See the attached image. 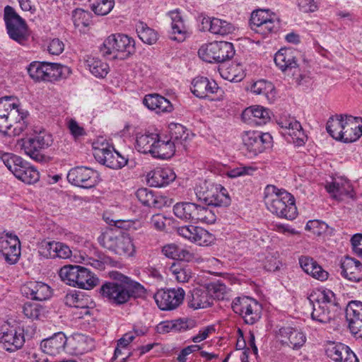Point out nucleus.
<instances>
[{
	"mask_svg": "<svg viewBox=\"0 0 362 362\" xmlns=\"http://www.w3.org/2000/svg\"><path fill=\"white\" fill-rule=\"evenodd\" d=\"M28 112L21 108L16 98H0V132L8 136H19L28 127Z\"/></svg>",
	"mask_w": 362,
	"mask_h": 362,
	"instance_id": "1",
	"label": "nucleus"
},
{
	"mask_svg": "<svg viewBox=\"0 0 362 362\" xmlns=\"http://www.w3.org/2000/svg\"><path fill=\"white\" fill-rule=\"evenodd\" d=\"M264 201L267 209L279 218L293 220L298 215L294 197L274 185H267L264 191Z\"/></svg>",
	"mask_w": 362,
	"mask_h": 362,
	"instance_id": "2",
	"label": "nucleus"
},
{
	"mask_svg": "<svg viewBox=\"0 0 362 362\" xmlns=\"http://www.w3.org/2000/svg\"><path fill=\"white\" fill-rule=\"evenodd\" d=\"M100 296L115 305H123L131 300L144 296L146 289L139 283L125 284L113 281H105L99 288Z\"/></svg>",
	"mask_w": 362,
	"mask_h": 362,
	"instance_id": "3",
	"label": "nucleus"
},
{
	"mask_svg": "<svg viewBox=\"0 0 362 362\" xmlns=\"http://www.w3.org/2000/svg\"><path fill=\"white\" fill-rule=\"evenodd\" d=\"M115 228H109L98 237L99 243L118 255H130L134 251L129 234L121 229L120 221H114Z\"/></svg>",
	"mask_w": 362,
	"mask_h": 362,
	"instance_id": "4",
	"label": "nucleus"
},
{
	"mask_svg": "<svg viewBox=\"0 0 362 362\" xmlns=\"http://www.w3.org/2000/svg\"><path fill=\"white\" fill-rule=\"evenodd\" d=\"M100 52L105 57L124 59L135 52V42L127 35L112 34L105 40Z\"/></svg>",
	"mask_w": 362,
	"mask_h": 362,
	"instance_id": "5",
	"label": "nucleus"
},
{
	"mask_svg": "<svg viewBox=\"0 0 362 362\" xmlns=\"http://www.w3.org/2000/svg\"><path fill=\"white\" fill-rule=\"evenodd\" d=\"M59 277L65 284L83 289H90L99 282V279L86 267L68 264L59 272Z\"/></svg>",
	"mask_w": 362,
	"mask_h": 362,
	"instance_id": "6",
	"label": "nucleus"
},
{
	"mask_svg": "<svg viewBox=\"0 0 362 362\" xmlns=\"http://www.w3.org/2000/svg\"><path fill=\"white\" fill-rule=\"evenodd\" d=\"M21 148L25 153L35 161L42 162L45 160V156L42 151L48 148L52 145V135L45 129L35 134L29 138L21 140Z\"/></svg>",
	"mask_w": 362,
	"mask_h": 362,
	"instance_id": "7",
	"label": "nucleus"
},
{
	"mask_svg": "<svg viewBox=\"0 0 362 362\" xmlns=\"http://www.w3.org/2000/svg\"><path fill=\"white\" fill-rule=\"evenodd\" d=\"M195 192L198 199L208 205L228 206L231 202L227 189L221 185L204 181L196 187Z\"/></svg>",
	"mask_w": 362,
	"mask_h": 362,
	"instance_id": "8",
	"label": "nucleus"
},
{
	"mask_svg": "<svg viewBox=\"0 0 362 362\" xmlns=\"http://www.w3.org/2000/svg\"><path fill=\"white\" fill-rule=\"evenodd\" d=\"M199 57L209 63H222L230 59L235 54L231 42L220 41L202 45L198 51Z\"/></svg>",
	"mask_w": 362,
	"mask_h": 362,
	"instance_id": "9",
	"label": "nucleus"
},
{
	"mask_svg": "<svg viewBox=\"0 0 362 362\" xmlns=\"http://www.w3.org/2000/svg\"><path fill=\"white\" fill-rule=\"evenodd\" d=\"M4 18L7 33L12 40L20 44L27 41L29 36L27 24L11 6L4 8Z\"/></svg>",
	"mask_w": 362,
	"mask_h": 362,
	"instance_id": "10",
	"label": "nucleus"
},
{
	"mask_svg": "<svg viewBox=\"0 0 362 362\" xmlns=\"http://www.w3.org/2000/svg\"><path fill=\"white\" fill-rule=\"evenodd\" d=\"M231 307L233 310L240 315L247 325H254L261 318L262 306L252 298L247 296L235 298Z\"/></svg>",
	"mask_w": 362,
	"mask_h": 362,
	"instance_id": "11",
	"label": "nucleus"
},
{
	"mask_svg": "<svg viewBox=\"0 0 362 362\" xmlns=\"http://www.w3.org/2000/svg\"><path fill=\"white\" fill-rule=\"evenodd\" d=\"M244 146L252 156H257L270 147L272 136L269 133L257 131H247L242 135Z\"/></svg>",
	"mask_w": 362,
	"mask_h": 362,
	"instance_id": "12",
	"label": "nucleus"
},
{
	"mask_svg": "<svg viewBox=\"0 0 362 362\" xmlns=\"http://www.w3.org/2000/svg\"><path fill=\"white\" fill-rule=\"evenodd\" d=\"M98 177L97 171L84 166L71 168L67 175V180L71 185L87 189L97 185Z\"/></svg>",
	"mask_w": 362,
	"mask_h": 362,
	"instance_id": "13",
	"label": "nucleus"
},
{
	"mask_svg": "<svg viewBox=\"0 0 362 362\" xmlns=\"http://www.w3.org/2000/svg\"><path fill=\"white\" fill-rule=\"evenodd\" d=\"M185 291L182 288L159 290L154 295L158 307L162 310L177 308L183 301Z\"/></svg>",
	"mask_w": 362,
	"mask_h": 362,
	"instance_id": "14",
	"label": "nucleus"
},
{
	"mask_svg": "<svg viewBox=\"0 0 362 362\" xmlns=\"http://www.w3.org/2000/svg\"><path fill=\"white\" fill-rule=\"evenodd\" d=\"M345 317L351 334L357 338H362V302H349L345 310Z\"/></svg>",
	"mask_w": 362,
	"mask_h": 362,
	"instance_id": "15",
	"label": "nucleus"
},
{
	"mask_svg": "<svg viewBox=\"0 0 362 362\" xmlns=\"http://www.w3.org/2000/svg\"><path fill=\"white\" fill-rule=\"evenodd\" d=\"M325 353L334 362H359L351 348L341 342L329 341L326 344Z\"/></svg>",
	"mask_w": 362,
	"mask_h": 362,
	"instance_id": "16",
	"label": "nucleus"
},
{
	"mask_svg": "<svg viewBox=\"0 0 362 362\" xmlns=\"http://www.w3.org/2000/svg\"><path fill=\"white\" fill-rule=\"evenodd\" d=\"M0 252L9 264H15L21 255L20 240L15 235L6 233L0 237Z\"/></svg>",
	"mask_w": 362,
	"mask_h": 362,
	"instance_id": "17",
	"label": "nucleus"
},
{
	"mask_svg": "<svg viewBox=\"0 0 362 362\" xmlns=\"http://www.w3.org/2000/svg\"><path fill=\"white\" fill-rule=\"evenodd\" d=\"M23 296L33 300L43 301L52 296L49 286L42 281H28L21 287Z\"/></svg>",
	"mask_w": 362,
	"mask_h": 362,
	"instance_id": "18",
	"label": "nucleus"
},
{
	"mask_svg": "<svg viewBox=\"0 0 362 362\" xmlns=\"http://www.w3.org/2000/svg\"><path fill=\"white\" fill-rule=\"evenodd\" d=\"M24 330L21 327H10L0 334V343L8 351L21 349L25 343Z\"/></svg>",
	"mask_w": 362,
	"mask_h": 362,
	"instance_id": "19",
	"label": "nucleus"
},
{
	"mask_svg": "<svg viewBox=\"0 0 362 362\" xmlns=\"http://www.w3.org/2000/svg\"><path fill=\"white\" fill-rule=\"evenodd\" d=\"M282 129H285V134L291 137L289 141L293 142L296 146H303L307 140L300 123L293 117L285 119L279 123Z\"/></svg>",
	"mask_w": 362,
	"mask_h": 362,
	"instance_id": "20",
	"label": "nucleus"
},
{
	"mask_svg": "<svg viewBox=\"0 0 362 362\" xmlns=\"http://www.w3.org/2000/svg\"><path fill=\"white\" fill-rule=\"evenodd\" d=\"M200 30L223 36L233 33L235 27L230 23L217 18L202 17Z\"/></svg>",
	"mask_w": 362,
	"mask_h": 362,
	"instance_id": "21",
	"label": "nucleus"
},
{
	"mask_svg": "<svg viewBox=\"0 0 362 362\" xmlns=\"http://www.w3.org/2000/svg\"><path fill=\"white\" fill-rule=\"evenodd\" d=\"M66 342V335L60 332L42 340L40 347L44 353L50 356H57L65 352Z\"/></svg>",
	"mask_w": 362,
	"mask_h": 362,
	"instance_id": "22",
	"label": "nucleus"
},
{
	"mask_svg": "<svg viewBox=\"0 0 362 362\" xmlns=\"http://www.w3.org/2000/svg\"><path fill=\"white\" fill-rule=\"evenodd\" d=\"M341 274L345 279L359 282L362 281V263L355 258L345 257L341 262Z\"/></svg>",
	"mask_w": 362,
	"mask_h": 362,
	"instance_id": "23",
	"label": "nucleus"
},
{
	"mask_svg": "<svg viewBox=\"0 0 362 362\" xmlns=\"http://www.w3.org/2000/svg\"><path fill=\"white\" fill-rule=\"evenodd\" d=\"M297 52L293 48H281L274 55V62L283 72L297 69Z\"/></svg>",
	"mask_w": 362,
	"mask_h": 362,
	"instance_id": "24",
	"label": "nucleus"
},
{
	"mask_svg": "<svg viewBox=\"0 0 362 362\" xmlns=\"http://www.w3.org/2000/svg\"><path fill=\"white\" fill-rule=\"evenodd\" d=\"M176 178L175 173L170 168H157L148 174L147 182L151 187H163Z\"/></svg>",
	"mask_w": 362,
	"mask_h": 362,
	"instance_id": "25",
	"label": "nucleus"
},
{
	"mask_svg": "<svg viewBox=\"0 0 362 362\" xmlns=\"http://www.w3.org/2000/svg\"><path fill=\"white\" fill-rule=\"evenodd\" d=\"M242 118L250 124L261 126L270 120V115L269 110L262 106H251L243 112Z\"/></svg>",
	"mask_w": 362,
	"mask_h": 362,
	"instance_id": "26",
	"label": "nucleus"
},
{
	"mask_svg": "<svg viewBox=\"0 0 362 362\" xmlns=\"http://www.w3.org/2000/svg\"><path fill=\"white\" fill-rule=\"evenodd\" d=\"M188 306L194 310L206 308L211 306L212 297L209 296L205 286L194 288L187 296Z\"/></svg>",
	"mask_w": 362,
	"mask_h": 362,
	"instance_id": "27",
	"label": "nucleus"
},
{
	"mask_svg": "<svg viewBox=\"0 0 362 362\" xmlns=\"http://www.w3.org/2000/svg\"><path fill=\"white\" fill-rule=\"evenodd\" d=\"M192 85V93L200 98H204L211 93H218L220 89L214 81H209L203 76L194 78Z\"/></svg>",
	"mask_w": 362,
	"mask_h": 362,
	"instance_id": "28",
	"label": "nucleus"
},
{
	"mask_svg": "<svg viewBox=\"0 0 362 362\" xmlns=\"http://www.w3.org/2000/svg\"><path fill=\"white\" fill-rule=\"evenodd\" d=\"M13 175L16 178L28 185L37 182L40 179L37 170L23 159L21 160V163L15 167Z\"/></svg>",
	"mask_w": 362,
	"mask_h": 362,
	"instance_id": "29",
	"label": "nucleus"
},
{
	"mask_svg": "<svg viewBox=\"0 0 362 362\" xmlns=\"http://www.w3.org/2000/svg\"><path fill=\"white\" fill-rule=\"evenodd\" d=\"M279 335L281 337V342L287 344L293 349H300L306 341V337L302 332L290 327L281 328Z\"/></svg>",
	"mask_w": 362,
	"mask_h": 362,
	"instance_id": "30",
	"label": "nucleus"
},
{
	"mask_svg": "<svg viewBox=\"0 0 362 362\" xmlns=\"http://www.w3.org/2000/svg\"><path fill=\"white\" fill-rule=\"evenodd\" d=\"M298 261L303 270L313 278L321 281L328 279L329 273L323 269L312 257L301 256L299 257Z\"/></svg>",
	"mask_w": 362,
	"mask_h": 362,
	"instance_id": "31",
	"label": "nucleus"
},
{
	"mask_svg": "<svg viewBox=\"0 0 362 362\" xmlns=\"http://www.w3.org/2000/svg\"><path fill=\"white\" fill-rule=\"evenodd\" d=\"M143 104L157 113L170 112L173 110L170 100L157 93L146 95L143 100Z\"/></svg>",
	"mask_w": 362,
	"mask_h": 362,
	"instance_id": "32",
	"label": "nucleus"
},
{
	"mask_svg": "<svg viewBox=\"0 0 362 362\" xmlns=\"http://www.w3.org/2000/svg\"><path fill=\"white\" fill-rule=\"evenodd\" d=\"M139 201L149 207L161 209L166 205V197L154 194L152 190L147 188H140L136 192Z\"/></svg>",
	"mask_w": 362,
	"mask_h": 362,
	"instance_id": "33",
	"label": "nucleus"
},
{
	"mask_svg": "<svg viewBox=\"0 0 362 362\" xmlns=\"http://www.w3.org/2000/svg\"><path fill=\"white\" fill-rule=\"evenodd\" d=\"M344 129L342 132L340 141L344 143H351L356 141L361 136L362 131L357 125L358 117L345 115Z\"/></svg>",
	"mask_w": 362,
	"mask_h": 362,
	"instance_id": "34",
	"label": "nucleus"
},
{
	"mask_svg": "<svg viewBox=\"0 0 362 362\" xmlns=\"http://www.w3.org/2000/svg\"><path fill=\"white\" fill-rule=\"evenodd\" d=\"M326 190L334 199H341L343 196L353 197V187L351 183L346 180H334L327 183L325 186Z\"/></svg>",
	"mask_w": 362,
	"mask_h": 362,
	"instance_id": "35",
	"label": "nucleus"
},
{
	"mask_svg": "<svg viewBox=\"0 0 362 362\" xmlns=\"http://www.w3.org/2000/svg\"><path fill=\"white\" fill-rule=\"evenodd\" d=\"M197 204L189 202H177L173 206V214L179 219L193 223L195 221V215Z\"/></svg>",
	"mask_w": 362,
	"mask_h": 362,
	"instance_id": "36",
	"label": "nucleus"
},
{
	"mask_svg": "<svg viewBox=\"0 0 362 362\" xmlns=\"http://www.w3.org/2000/svg\"><path fill=\"white\" fill-rule=\"evenodd\" d=\"M170 16L172 19V33L170 38L177 42H183L187 37V29L180 12L177 10L170 11Z\"/></svg>",
	"mask_w": 362,
	"mask_h": 362,
	"instance_id": "37",
	"label": "nucleus"
},
{
	"mask_svg": "<svg viewBox=\"0 0 362 362\" xmlns=\"http://www.w3.org/2000/svg\"><path fill=\"white\" fill-rule=\"evenodd\" d=\"M45 76L47 81H54L68 77L71 71L67 66L58 63L45 62Z\"/></svg>",
	"mask_w": 362,
	"mask_h": 362,
	"instance_id": "38",
	"label": "nucleus"
},
{
	"mask_svg": "<svg viewBox=\"0 0 362 362\" xmlns=\"http://www.w3.org/2000/svg\"><path fill=\"white\" fill-rule=\"evenodd\" d=\"M176 148L177 147L173 141L170 139L161 140L158 135L151 156L156 158L168 159L175 154Z\"/></svg>",
	"mask_w": 362,
	"mask_h": 362,
	"instance_id": "39",
	"label": "nucleus"
},
{
	"mask_svg": "<svg viewBox=\"0 0 362 362\" xmlns=\"http://www.w3.org/2000/svg\"><path fill=\"white\" fill-rule=\"evenodd\" d=\"M88 300L87 297L76 291L67 293L64 299L66 305L81 309L80 314L82 316L90 315Z\"/></svg>",
	"mask_w": 362,
	"mask_h": 362,
	"instance_id": "40",
	"label": "nucleus"
},
{
	"mask_svg": "<svg viewBox=\"0 0 362 362\" xmlns=\"http://www.w3.org/2000/svg\"><path fill=\"white\" fill-rule=\"evenodd\" d=\"M158 136V134L150 132L137 134L135 145L136 148L142 153H150L151 155Z\"/></svg>",
	"mask_w": 362,
	"mask_h": 362,
	"instance_id": "41",
	"label": "nucleus"
},
{
	"mask_svg": "<svg viewBox=\"0 0 362 362\" xmlns=\"http://www.w3.org/2000/svg\"><path fill=\"white\" fill-rule=\"evenodd\" d=\"M336 311L325 304L315 302L313 304L311 317L316 322L322 324L328 323L334 317V313Z\"/></svg>",
	"mask_w": 362,
	"mask_h": 362,
	"instance_id": "42",
	"label": "nucleus"
},
{
	"mask_svg": "<svg viewBox=\"0 0 362 362\" xmlns=\"http://www.w3.org/2000/svg\"><path fill=\"white\" fill-rule=\"evenodd\" d=\"M116 151H111L108 148H95L93 156L95 160L100 163L112 169H117L116 159Z\"/></svg>",
	"mask_w": 362,
	"mask_h": 362,
	"instance_id": "43",
	"label": "nucleus"
},
{
	"mask_svg": "<svg viewBox=\"0 0 362 362\" xmlns=\"http://www.w3.org/2000/svg\"><path fill=\"white\" fill-rule=\"evenodd\" d=\"M86 66L93 75L98 78H104L109 72V66L100 59L92 56H87L85 59Z\"/></svg>",
	"mask_w": 362,
	"mask_h": 362,
	"instance_id": "44",
	"label": "nucleus"
},
{
	"mask_svg": "<svg viewBox=\"0 0 362 362\" xmlns=\"http://www.w3.org/2000/svg\"><path fill=\"white\" fill-rule=\"evenodd\" d=\"M345 115H337L329 118L326 129L329 134L334 139L340 141L343 130L344 129Z\"/></svg>",
	"mask_w": 362,
	"mask_h": 362,
	"instance_id": "45",
	"label": "nucleus"
},
{
	"mask_svg": "<svg viewBox=\"0 0 362 362\" xmlns=\"http://www.w3.org/2000/svg\"><path fill=\"white\" fill-rule=\"evenodd\" d=\"M170 140L173 141L177 148L184 146L183 142L186 141L189 136L188 130L185 127L177 123L169 124Z\"/></svg>",
	"mask_w": 362,
	"mask_h": 362,
	"instance_id": "46",
	"label": "nucleus"
},
{
	"mask_svg": "<svg viewBox=\"0 0 362 362\" xmlns=\"http://www.w3.org/2000/svg\"><path fill=\"white\" fill-rule=\"evenodd\" d=\"M136 30L139 39L144 43L153 45L158 40L157 33L144 22L139 21L136 23Z\"/></svg>",
	"mask_w": 362,
	"mask_h": 362,
	"instance_id": "47",
	"label": "nucleus"
},
{
	"mask_svg": "<svg viewBox=\"0 0 362 362\" xmlns=\"http://www.w3.org/2000/svg\"><path fill=\"white\" fill-rule=\"evenodd\" d=\"M280 21L274 13H271L262 25L257 29V33L262 35H267L272 33H276L280 28Z\"/></svg>",
	"mask_w": 362,
	"mask_h": 362,
	"instance_id": "48",
	"label": "nucleus"
},
{
	"mask_svg": "<svg viewBox=\"0 0 362 362\" xmlns=\"http://www.w3.org/2000/svg\"><path fill=\"white\" fill-rule=\"evenodd\" d=\"M195 218L194 223L202 222L212 224L216 221V215L211 209L199 204H197Z\"/></svg>",
	"mask_w": 362,
	"mask_h": 362,
	"instance_id": "49",
	"label": "nucleus"
},
{
	"mask_svg": "<svg viewBox=\"0 0 362 362\" xmlns=\"http://www.w3.org/2000/svg\"><path fill=\"white\" fill-rule=\"evenodd\" d=\"M205 288L207 289L208 293L212 297V303L214 300H223L226 292V286L225 284L217 282H212L206 285Z\"/></svg>",
	"mask_w": 362,
	"mask_h": 362,
	"instance_id": "50",
	"label": "nucleus"
},
{
	"mask_svg": "<svg viewBox=\"0 0 362 362\" xmlns=\"http://www.w3.org/2000/svg\"><path fill=\"white\" fill-rule=\"evenodd\" d=\"M270 15L268 10L258 9L253 11L250 20L251 29L257 33V29L264 23Z\"/></svg>",
	"mask_w": 362,
	"mask_h": 362,
	"instance_id": "51",
	"label": "nucleus"
},
{
	"mask_svg": "<svg viewBox=\"0 0 362 362\" xmlns=\"http://www.w3.org/2000/svg\"><path fill=\"white\" fill-rule=\"evenodd\" d=\"M114 5V0H97L90 8L96 15L105 16L112 11Z\"/></svg>",
	"mask_w": 362,
	"mask_h": 362,
	"instance_id": "52",
	"label": "nucleus"
},
{
	"mask_svg": "<svg viewBox=\"0 0 362 362\" xmlns=\"http://www.w3.org/2000/svg\"><path fill=\"white\" fill-rule=\"evenodd\" d=\"M45 62H33L28 67L29 76L35 81H45Z\"/></svg>",
	"mask_w": 362,
	"mask_h": 362,
	"instance_id": "53",
	"label": "nucleus"
},
{
	"mask_svg": "<svg viewBox=\"0 0 362 362\" xmlns=\"http://www.w3.org/2000/svg\"><path fill=\"white\" fill-rule=\"evenodd\" d=\"M316 302L325 304L335 310L340 308L334 293L329 289L322 291Z\"/></svg>",
	"mask_w": 362,
	"mask_h": 362,
	"instance_id": "54",
	"label": "nucleus"
},
{
	"mask_svg": "<svg viewBox=\"0 0 362 362\" xmlns=\"http://www.w3.org/2000/svg\"><path fill=\"white\" fill-rule=\"evenodd\" d=\"M92 14L82 8H76L73 11L72 18L76 27L81 25L87 27L90 23Z\"/></svg>",
	"mask_w": 362,
	"mask_h": 362,
	"instance_id": "55",
	"label": "nucleus"
},
{
	"mask_svg": "<svg viewBox=\"0 0 362 362\" xmlns=\"http://www.w3.org/2000/svg\"><path fill=\"white\" fill-rule=\"evenodd\" d=\"M43 307L37 303H25L23 308L24 315L32 320H38L43 313Z\"/></svg>",
	"mask_w": 362,
	"mask_h": 362,
	"instance_id": "56",
	"label": "nucleus"
},
{
	"mask_svg": "<svg viewBox=\"0 0 362 362\" xmlns=\"http://www.w3.org/2000/svg\"><path fill=\"white\" fill-rule=\"evenodd\" d=\"M0 159L6 168L13 174L15 167L21 163L22 158L13 153L0 152Z\"/></svg>",
	"mask_w": 362,
	"mask_h": 362,
	"instance_id": "57",
	"label": "nucleus"
},
{
	"mask_svg": "<svg viewBox=\"0 0 362 362\" xmlns=\"http://www.w3.org/2000/svg\"><path fill=\"white\" fill-rule=\"evenodd\" d=\"M57 246L55 241H42L39 246V253L45 258L54 259Z\"/></svg>",
	"mask_w": 362,
	"mask_h": 362,
	"instance_id": "58",
	"label": "nucleus"
},
{
	"mask_svg": "<svg viewBox=\"0 0 362 362\" xmlns=\"http://www.w3.org/2000/svg\"><path fill=\"white\" fill-rule=\"evenodd\" d=\"M239 64H233L228 68H224L223 66L220 69V74L223 78L230 81H240L243 78V74L240 75L236 73Z\"/></svg>",
	"mask_w": 362,
	"mask_h": 362,
	"instance_id": "59",
	"label": "nucleus"
},
{
	"mask_svg": "<svg viewBox=\"0 0 362 362\" xmlns=\"http://www.w3.org/2000/svg\"><path fill=\"white\" fill-rule=\"evenodd\" d=\"M273 88L274 86L272 83L265 80H259L253 83L251 87V91L256 95H267Z\"/></svg>",
	"mask_w": 362,
	"mask_h": 362,
	"instance_id": "60",
	"label": "nucleus"
},
{
	"mask_svg": "<svg viewBox=\"0 0 362 362\" xmlns=\"http://www.w3.org/2000/svg\"><path fill=\"white\" fill-rule=\"evenodd\" d=\"M197 231V233L194 243L201 246H208L214 242V237L208 230L200 227Z\"/></svg>",
	"mask_w": 362,
	"mask_h": 362,
	"instance_id": "61",
	"label": "nucleus"
},
{
	"mask_svg": "<svg viewBox=\"0 0 362 362\" xmlns=\"http://www.w3.org/2000/svg\"><path fill=\"white\" fill-rule=\"evenodd\" d=\"M198 228H200V227L193 225L183 226L179 227L177 230V232L180 236L189 240L190 242L194 243L197 236V230H198Z\"/></svg>",
	"mask_w": 362,
	"mask_h": 362,
	"instance_id": "62",
	"label": "nucleus"
},
{
	"mask_svg": "<svg viewBox=\"0 0 362 362\" xmlns=\"http://www.w3.org/2000/svg\"><path fill=\"white\" fill-rule=\"evenodd\" d=\"M297 5L303 13H313L318 10V3L316 0H297Z\"/></svg>",
	"mask_w": 362,
	"mask_h": 362,
	"instance_id": "63",
	"label": "nucleus"
},
{
	"mask_svg": "<svg viewBox=\"0 0 362 362\" xmlns=\"http://www.w3.org/2000/svg\"><path fill=\"white\" fill-rule=\"evenodd\" d=\"M174 325V331H184L189 329H192L195 327L196 322L192 319H177L173 320Z\"/></svg>",
	"mask_w": 362,
	"mask_h": 362,
	"instance_id": "64",
	"label": "nucleus"
}]
</instances>
